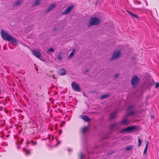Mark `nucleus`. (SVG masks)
<instances>
[{
    "label": "nucleus",
    "instance_id": "34",
    "mask_svg": "<svg viewBox=\"0 0 159 159\" xmlns=\"http://www.w3.org/2000/svg\"><path fill=\"white\" fill-rule=\"evenodd\" d=\"M118 76V74H117L114 75V77L115 78H117Z\"/></svg>",
    "mask_w": 159,
    "mask_h": 159
},
{
    "label": "nucleus",
    "instance_id": "28",
    "mask_svg": "<svg viewBox=\"0 0 159 159\" xmlns=\"http://www.w3.org/2000/svg\"><path fill=\"white\" fill-rule=\"evenodd\" d=\"M138 143H139V144H138V146L139 147H140L142 144V140H141V139H138Z\"/></svg>",
    "mask_w": 159,
    "mask_h": 159
},
{
    "label": "nucleus",
    "instance_id": "42",
    "mask_svg": "<svg viewBox=\"0 0 159 159\" xmlns=\"http://www.w3.org/2000/svg\"><path fill=\"white\" fill-rule=\"evenodd\" d=\"M36 95H37V96H38V95L37 94H36Z\"/></svg>",
    "mask_w": 159,
    "mask_h": 159
},
{
    "label": "nucleus",
    "instance_id": "38",
    "mask_svg": "<svg viewBox=\"0 0 159 159\" xmlns=\"http://www.w3.org/2000/svg\"><path fill=\"white\" fill-rule=\"evenodd\" d=\"M60 143V142L59 141L58 142V143L57 144H56V145H57L58 144H59Z\"/></svg>",
    "mask_w": 159,
    "mask_h": 159
},
{
    "label": "nucleus",
    "instance_id": "25",
    "mask_svg": "<svg viewBox=\"0 0 159 159\" xmlns=\"http://www.w3.org/2000/svg\"><path fill=\"white\" fill-rule=\"evenodd\" d=\"M135 113V112L134 111H132L130 112H128L127 113V116L132 115L134 114Z\"/></svg>",
    "mask_w": 159,
    "mask_h": 159
},
{
    "label": "nucleus",
    "instance_id": "12",
    "mask_svg": "<svg viewBox=\"0 0 159 159\" xmlns=\"http://www.w3.org/2000/svg\"><path fill=\"white\" fill-rule=\"evenodd\" d=\"M80 117L85 122H89L90 120V119L89 118L85 115L82 116Z\"/></svg>",
    "mask_w": 159,
    "mask_h": 159
},
{
    "label": "nucleus",
    "instance_id": "26",
    "mask_svg": "<svg viewBox=\"0 0 159 159\" xmlns=\"http://www.w3.org/2000/svg\"><path fill=\"white\" fill-rule=\"evenodd\" d=\"M87 129V127H85L82 129L81 132L83 133H84Z\"/></svg>",
    "mask_w": 159,
    "mask_h": 159
},
{
    "label": "nucleus",
    "instance_id": "20",
    "mask_svg": "<svg viewBox=\"0 0 159 159\" xmlns=\"http://www.w3.org/2000/svg\"><path fill=\"white\" fill-rule=\"evenodd\" d=\"M54 49L52 48H50L47 51V53L48 54V53L50 52H54Z\"/></svg>",
    "mask_w": 159,
    "mask_h": 159
},
{
    "label": "nucleus",
    "instance_id": "32",
    "mask_svg": "<svg viewBox=\"0 0 159 159\" xmlns=\"http://www.w3.org/2000/svg\"><path fill=\"white\" fill-rule=\"evenodd\" d=\"M31 142H32V144L34 145H35L36 144V142H34L33 141V140H31Z\"/></svg>",
    "mask_w": 159,
    "mask_h": 159
},
{
    "label": "nucleus",
    "instance_id": "41",
    "mask_svg": "<svg viewBox=\"0 0 159 159\" xmlns=\"http://www.w3.org/2000/svg\"><path fill=\"white\" fill-rule=\"evenodd\" d=\"M65 123V122H63V124H64Z\"/></svg>",
    "mask_w": 159,
    "mask_h": 159
},
{
    "label": "nucleus",
    "instance_id": "10",
    "mask_svg": "<svg viewBox=\"0 0 159 159\" xmlns=\"http://www.w3.org/2000/svg\"><path fill=\"white\" fill-rule=\"evenodd\" d=\"M61 22H60L58 23V25H59V26H57V28L54 27L53 28V30L56 31L57 30H61L64 26L63 25L61 24Z\"/></svg>",
    "mask_w": 159,
    "mask_h": 159
},
{
    "label": "nucleus",
    "instance_id": "7",
    "mask_svg": "<svg viewBox=\"0 0 159 159\" xmlns=\"http://www.w3.org/2000/svg\"><path fill=\"white\" fill-rule=\"evenodd\" d=\"M120 54V51H114L112 55L111 59H114L119 57Z\"/></svg>",
    "mask_w": 159,
    "mask_h": 159
},
{
    "label": "nucleus",
    "instance_id": "13",
    "mask_svg": "<svg viewBox=\"0 0 159 159\" xmlns=\"http://www.w3.org/2000/svg\"><path fill=\"white\" fill-rule=\"evenodd\" d=\"M130 122L128 120L125 119L121 121L119 123V124L121 125H123L125 124H127L128 123H130Z\"/></svg>",
    "mask_w": 159,
    "mask_h": 159
},
{
    "label": "nucleus",
    "instance_id": "33",
    "mask_svg": "<svg viewBox=\"0 0 159 159\" xmlns=\"http://www.w3.org/2000/svg\"><path fill=\"white\" fill-rule=\"evenodd\" d=\"M84 156L82 154H80V158L81 159H84Z\"/></svg>",
    "mask_w": 159,
    "mask_h": 159
},
{
    "label": "nucleus",
    "instance_id": "30",
    "mask_svg": "<svg viewBox=\"0 0 159 159\" xmlns=\"http://www.w3.org/2000/svg\"><path fill=\"white\" fill-rule=\"evenodd\" d=\"M58 59L59 60H61V59H62V57L61 56H58V57H57Z\"/></svg>",
    "mask_w": 159,
    "mask_h": 159
},
{
    "label": "nucleus",
    "instance_id": "6",
    "mask_svg": "<svg viewBox=\"0 0 159 159\" xmlns=\"http://www.w3.org/2000/svg\"><path fill=\"white\" fill-rule=\"evenodd\" d=\"M71 86L72 89L75 91L79 92L80 90V89L79 85L73 82L71 84Z\"/></svg>",
    "mask_w": 159,
    "mask_h": 159
},
{
    "label": "nucleus",
    "instance_id": "5",
    "mask_svg": "<svg viewBox=\"0 0 159 159\" xmlns=\"http://www.w3.org/2000/svg\"><path fill=\"white\" fill-rule=\"evenodd\" d=\"M139 78L137 76H134L131 79V84L134 86L137 84L139 82Z\"/></svg>",
    "mask_w": 159,
    "mask_h": 159
},
{
    "label": "nucleus",
    "instance_id": "37",
    "mask_svg": "<svg viewBox=\"0 0 159 159\" xmlns=\"http://www.w3.org/2000/svg\"><path fill=\"white\" fill-rule=\"evenodd\" d=\"M151 117L152 118H154V116L153 115H151Z\"/></svg>",
    "mask_w": 159,
    "mask_h": 159
},
{
    "label": "nucleus",
    "instance_id": "27",
    "mask_svg": "<svg viewBox=\"0 0 159 159\" xmlns=\"http://www.w3.org/2000/svg\"><path fill=\"white\" fill-rule=\"evenodd\" d=\"M134 108V106L132 105H130L128 107L127 110L128 111H130Z\"/></svg>",
    "mask_w": 159,
    "mask_h": 159
},
{
    "label": "nucleus",
    "instance_id": "8",
    "mask_svg": "<svg viewBox=\"0 0 159 159\" xmlns=\"http://www.w3.org/2000/svg\"><path fill=\"white\" fill-rule=\"evenodd\" d=\"M73 8V6H70L68 7L65 10V11L62 13V14H65L69 13L72 10Z\"/></svg>",
    "mask_w": 159,
    "mask_h": 159
},
{
    "label": "nucleus",
    "instance_id": "17",
    "mask_svg": "<svg viewBox=\"0 0 159 159\" xmlns=\"http://www.w3.org/2000/svg\"><path fill=\"white\" fill-rule=\"evenodd\" d=\"M127 12L132 16L137 19H138L139 18V16L135 14H134L128 11H127Z\"/></svg>",
    "mask_w": 159,
    "mask_h": 159
},
{
    "label": "nucleus",
    "instance_id": "39",
    "mask_svg": "<svg viewBox=\"0 0 159 159\" xmlns=\"http://www.w3.org/2000/svg\"><path fill=\"white\" fill-rule=\"evenodd\" d=\"M17 148L18 149H19V148H20V146H17Z\"/></svg>",
    "mask_w": 159,
    "mask_h": 159
},
{
    "label": "nucleus",
    "instance_id": "2",
    "mask_svg": "<svg viewBox=\"0 0 159 159\" xmlns=\"http://www.w3.org/2000/svg\"><path fill=\"white\" fill-rule=\"evenodd\" d=\"M100 20L96 17H93L90 19L89 22L87 25L88 27L92 26L93 25H97L100 23Z\"/></svg>",
    "mask_w": 159,
    "mask_h": 159
},
{
    "label": "nucleus",
    "instance_id": "3",
    "mask_svg": "<svg viewBox=\"0 0 159 159\" xmlns=\"http://www.w3.org/2000/svg\"><path fill=\"white\" fill-rule=\"evenodd\" d=\"M136 127L134 126H130L122 129L120 131L121 132H130L135 130Z\"/></svg>",
    "mask_w": 159,
    "mask_h": 159
},
{
    "label": "nucleus",
    "instance_id": "11",
    "mask_svg": "<svg viewBox=\"0 0 159 159\" xmlns=\"http://www.w3.org/2000/svg\"><path fill=\"white\" fill-rule=\"evenodd\" d=\"M117 113V111H114L113 112L111 113L110 118L111 120H112L116 117Z\"/></svg>",
    "mask_w": 159,
    "mask_h": 159
},
{
    "label": "nucleus",
    "instance_id": "31",
    "mask_svg": "<svg viewBox=\"0 0 159 159\" xmlns=\"http://www.w3.org/2000/svg\"><path fill=\"white\" fill-rule=\"evenodd\" d=\"M29 144L30 142L28 140H27V142L26 144V146H28L29 145Z\"/></svg>",
    "mask_w": 159,
    "mask_h": 159
},
{
    "label": "nucleus",
    "instance_id": "19",
    "mask_svg": "<svg viewBox=\"0 0 159 159\" xmlns=\"http://www.w3.org/2000/svg\"><path fill=\"white\" fill-rule=\"evenodd\" d=\"M109 96V94H103L100 97L101 99H104L107 98Z\"/></svg>",
    "mask_w": 159,
    "mask_h": 159
},
{
    "label": "nucleus",
    "instance_id": "15",
    "mask_svg": "<svg viewBox=\"0 0 159 159\" xmlns=\"http://www.w3.org/2000/svg\"><path fill=\"white\" fill-rule=\"evenodd\" d=\"M66 73V71L64 69H61L59 71V74L61 75H65Z\"/></svg>",
    "mask_w": 159,
    "mask_h": 159
},
{
    "label": "nucleus",
    "instance_id": "21",
    "mask_svg": "<svg viewBox=\"0 0 159 159\" xmlns=\"http://www.w3.org/2000/svg\"><path fill=\"white\" fill-rule=\"evenodd\" d=\"M133 148L132 145H130L129 146H127L125 148V150L126 151H129L131 150Z\"/></svg>",
    "mask_w": 159,
    "mask_h": 159
},
{
    "label": "nucleus",
    "instance_id": "40",
    "mask_svg": "<svg viewBox=\"0 0 159 159\" xmlns=\"http://www.w3.org/2000/svg\"><path fill=\"white\" fill-rule=\"evenodd\" d=\"M68 151H69V152H70V151H71L70 149H68Z\"/></svg>",
    "mask_w": 159,
    "mask_h": 159
},
{
    "label": "nucleus",
    "instance_id": "22",
    "mask_svg": "<svg viewBox=\"0 0 159 159\" xmlns=\"http://www.w3.org/2000/svg\"><path fill=\"white\" fill-rule=\"evenodd\" d=\"M118 124V123H115L113 124L112 125H111L110 126V127L111 128H113L115 126H117Z\"/></svg>",
    "mask_w": 159,
    "mask_h": 159
},
{
    "label": "nucleus",
    "instance_id": "36",
    "mask_svg": "<svg viewBox=\"0 0 159 159\" xmlns=\"http://www.w3.org/2000/svg\"><path fill=\"white\" fill-rule=\"evenodd\" d=\"M59 134H61L62 133V131L61 130H59Z\"/></svg>",
    "mask_w": 159,
    "mask_h": 159
},
{
    "label": "nucleus",
    "instance_id": "29",
    "mask_svg": "<svg viewBox=\"0 0 159 159\" xmlns=\"http://www.w3.org/2000/svg\"><path fill=\"white\" fill-rule=\"evenodd\" d=\"M159 87V83H156L155 86L156 88H158Z\"/></svg>",
    "mask_w": 159,
    "mask_h": 159
},
{
    "label": "nucleus",
    "instance_id": "16",
    "mask_svg": "<svg viewBox=\"0 0 159 159\" xmlns=\"http://www.w3.org/2000/svg\"><path fill=\"white\" fill-rule=\"evenodd\" d=\"M23 151L24 152H25V154L27 155H29V154L30 153V151L25 148H23Z\"/></svg>",
    "mask_w": 159,
    "mask_h": 159
},
{
    "label": "nucleus",
    "instance_id": "1",
    "mask_svg": "<svg viewBox=\"0 0 159 159\" xmlns=\"http://www.w3.org/2000/svg\"><path fill=\"white\" fill-rule=\"evenodd\" d=\"M1 35L2 38L4 40L11 42L15 44H16L17 42L14 38H13L8 32L3 30H1Z\"/></svg>",
    "mask_w": 159,
    "mask_h": 159
},
{
    "label": "nucleus",
    "instance_id": "9",
    "mask_svg": "<svg viewBox=\"0 0 159 159\" xmlns=\"http://www.w3.org/2000/svg\"><path fill=\"white\" fill-rule=\"evenodd\" d=\"M146 142V147L144 150L143 154L144 155H146L147 152V150L148 147V146L149 144V141L148 140L145 141Z\"/></svg>",
    "mask_w": 159,
    "mask_h": 159
},
{
    "label": "nucleus",
    "instance_id": "4",
    "mask_svg": "<svg viewBox=\"0 0 159 159\" xmlns=\"http://www.w3.org/2000/svg\"><path fill=\"white\" fill-rule=\"evenodd\" d=\"M31 51L32 52V54L36 57L38 58L41 60V53L40 51L39 50H34L31 49Z\"/></svg>",
    "mask_w": 159,
    "mask_h": 159
},
{
    "label": "nucleus",
    "instance_id": "14",
    "mask_svg": "<svg viewBox=\"0 0 159 159\" xmlns=\"http://www.w3.org/2000/svg\"><path fill=\"white\" fill-rule=\"evenodd\" d=\"M56 6V5L55 4H52L51 5H50L48 8L46 12H48L51 10L53 8L55 7Z\"/></svg>",
    "mask_w": 159,
    "mask_h": 159
},
{
    "label": "nucleus",
    "instance_id": "35",
    "mask_svg": "<svg viewBox=\"0 0 159 159\" xmlns=\"http://www.w3.org/2000/svg\"><path fill=\"white\" fill-rule=\"evenodd\" d=\"M23 139L22 138L21 139V141H20L19 142V143L20 144H22L23 142Z\"/></svg>",
    "mask_w": 159,
    "mask_h": 159
},
{
    "label": "nucleus",
    "instance_id": "18",
    "mask_svg": "<svg viewBox=\"0 0 159 159\" xmlns=\"http://www.w3.org/2000/svg\"><path fill=\"white\" fill-rule=\"evenodd\" d=\"M21 0H18L13 4V6L14 7L17 6L21 3Z\"/></svg>",
    "mask_w": 159,
    "mask_h": 159
},
{
    "label": "nucleus",
    "instance_id": "23",
    "mask_svg": "<svg viewBox=\"0 0 159 159\" xmlns=\"http://www.w3.org/2000/svg\"><path fill=\"white\" fill-rule=\"evenodd\" d=\"M75 51V49H74L70 53L69 56V57L70 58L72 57L73 55L74 54V53Z\"/></svg>",
    "mask_w": 159,
    "mask_h": 159
},
{
    "label": "nucleus",
    "instance_id": "24",
    "mask_svg": "<svg viewBox=\"0 0 159 159\" xmlns=\"http://www.w3.org/2000/svg\"><path fill=\"white\" fill-rule=\"evenodd\" d=\"M40 2V0H36L34 3V6L37 5L39 4Z\"/></svg>",
    "mask_w": 159,
    "mask_h": 159
}]
</instances>
